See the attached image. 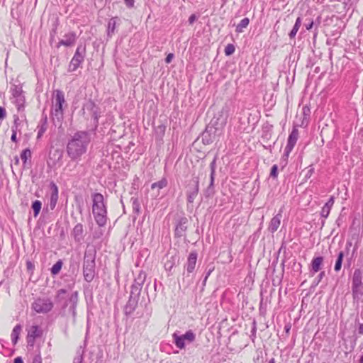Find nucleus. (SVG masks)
<instances>
[{
	"label": "nucleus",
	"mask_w": 363,
	"mask_h": 363,
	"mask_svg": "<svg viewBox=\"0 0 363 363\" xmlns=\"http://www.w3.org/2000/svg\"><path fill=\"white\" fill-rule=\"evenodd\" d=\"M91 142L90 133L87 131H77L67 145V155L74 160L85 154Z\"/></svg>",
	"instance_id": "obj_1"
},
{
	"label": "nucleus",
	"mask_w": 363,
	"mask_h": 363,
	"mask_svg": "<svg viewBox=\"0 0 363 363\" xmlns=\"http://www.w3.org/2000/svg\"><path fill=\"white\" fill-rule=\"evenodd\" d=\"M92 198V212L96 223L100 227H104L107 222V210L104 196L100 193H94Z\"/></svg>",
	"instance_id": "obj_2"
},
{
	"label": "nucleus",
	"mask_w": 363,
	"mask_h": 363,
	"mask_svg": "<svg viewBox=\"0 0 363 363\" xmlns=\"http://www.w3.org/2000/svg\"><path fill=\"white\" fill-rule=\"evenodd\" d=\"M96 252L87 250L84 252L83 259V276L84 280L91 282L96 275Z\"/></svg>",
	"instance_id": "obj_3"
},
{
	"label": "nucleus",
	"mask_w": 363,
	"mask_h": 363,
	"mask_svg": "<svg viewBox=\"0 0 363 363\" xmlns=\"http://www.w3.org/2000/svg\"><path fill=\"white\" fill-rule=\"evenodd\" d=\"M363 269H355L352 278V293L353 300L358 301L363 298Z\"/></svg>",
	"instance_id": "obj_4"
},
{
	"label": "nucleus",
	"mask_w": 363,
	"mask_h": 363,
	"mask_svg": "<svg viewBox=\"0 0 363 363\" xmlns=\"http://www.w3.org/2000/svg\"><path fill=\"white\" fill-rule=\"evenodd\" d=\"M86 57V46L80 44L77 46L73 57L68 66V72H72L77 70L84 62Z\"/></svg>",
	"instance_id": "obj_5"
},
{
	"label": "nucleus",
	"mask_w": 363,
	"mask_h": 363,
	"mask_svg": "<svg viewBox=\"0 0 363 363\" xmlns=\"http://www.w3.org/2000/svg\"><path fill=\"white\" fill-rule=\"evenodd\" d=\"M31 308L38 313H48L53 308V303L48 298H38L31 305Z\"/></svg>",
	"instance_id": "obj_6"
},
{
	"label": "nucleus",
	"mask_w": 363,
	"mask_h": 363,
	"mask_svg": "<svg viewBox=\"0 0 363 363\" xmlns=\"http://www.w3.org/2000/svg\"><path fill=\"white\" fill-rule=\"evenodd\" d=\"M64 104H65V99L63 91L59 89L56 90L55 96L54 109L52 112V114L58 121H60L63 118L62 106Z\"/></svg>",
	"instance_id": "obj_7"
},
{
	"label": "nucleus",
	"mask_w": 363,
	"mask_h": 363,
	"mask_svg": "<svg viewBox=\"0 0 363 363\" xmlns=\"http://www.w3.org/2000/svg\"><path fill=\"white\" fill-rule=\"evenodd\" d=\"M172 337L176 347L182 350L185 347V341L188 343H191L195 341L196 334L191 330H189L182 335H179L177 333H174L172 335Z\"/></svg>",
	"instance_id": "obj_8"
},
{
	"label": "nucleus",
	"mask_w": 363,
	"mask_h": 363,
	"mask_svg": "<svg viewBox=\"0 0 363 363\" xmlns=\"http://www.w3.org/2000/svg\"><path fill=\"white\" fill-rule=\"evenodd\" d=\"M12 96L14 99L13 103L15 104L18 112L24 111L25 108V96L21 86L15 85L11 89Z\"/></svg>",
	"instance_id": "obj_9"
},
{
	"label": "nucleus",
	"mask_w": 363,
	"mask_h": 363,
	"mask_svg": "<svg viewBox=\"0 0 363 363\" xmlns=\"http://www.w3.org/2000/svg\"><path fill=\"white\" fill-rule=\"evenodd\" d=\"M298 130L296 126H294L292 128L291 132L290 133L288 140H287V144L284 149V154L283 157L284 158V160L286 161L290 152L294 149L295 145L296 144V142L298 138Z\"/></svg>",
	"instance_id": "obj_10"
},
{
	"label": "nucleus",
	"mask_w": 363,
	"mask_h": 363,
	"mask_svg": "<svg viewBox=\"0 0 363 363\" xmlns=\"http://www.w3.org/2000/svg\"><path fill=\"white\" fill-rule=\"evenodd\" d=\"M189 220L185 216H179L175 220L174 237L179 238L186 236Z\"/></svg>",
	"instance_id": "obj_11"
},
{
	"label": "nucleus",
	"mask_w": 363,
	"mask_h": 363,
	"mask_svg": "<svg viewBox=\"0 0 363 363\" xmlns=\"http://www.w3.org/2000/svg\"><path fill=\"white\" fill-rule=\"evenodd\" d=\"M78 296V291H75L72 292V294L69 296V298L65 302L62 306L63 308H65L67 306L69 305V311L72 315L74 323L76 321Z\"/></svg>",
	"instance_id": "obj_12"
},
{
	"label": "nucleus",
	"mask_w": 363,
	"mask_h": 363,
	"mask_svg": "<svg viewBox=\"0 0 363 363\" xmlns=\"http://www.w3.org/2000/svg\"><path fill=\"white\" fill-rule=\"evenodd\" d=\"M179 257L175 250L169 252L164 259V267L166 271L171 272L174 266L179 264Z\"/></svg>",
	"instance_id": "obj_13"
},
{
	"label": "nucleus",
	"mask_w": 363,
	"mask_h": 363,
	"mask_svg": "<svg viewBox=\"0 0 363 363\" xmlns=\"http://www.w3.org/2000/svg\"><path fill=\"white\" fill-rule=\"evenodd\" d=\"M42 335L43 330L38 325H32L28 330V334L26 337L28 346L33 347L34 346L35 339L41 337Z\"/></svg>",
	"instance_id": "obj_14"
},
{
	"label": "nucleus",
	"mask_w": 363,
	"mask_h": 363,
	"mask_svg": "<svg viewBox=\"0 0 363 363\" xmlns=\"http://www.w3.org/2000/svg\"><path fill=\"white\" fill-rule=\"evenodd\" d=\"M86 111L91 113V117L94 119L95 125L97 126L99 116L98 114V107L92 100L89 99L84 104L82 107L84 114H85Z\"/></svg>",
	"instance_id": "obj_15"
},
{
	"label": "nucleus",
	"mask_w": 363,
	"mask_h": 363,
	"mask_svg": "<svg viewBox=\"0 0 363 363\" xmlns=\"http://www.w3.org/2000/svg\"><path fill=\"white\" fill-rule=\"evenodd\" d=\"M193 186H189L187 190V201L188 203H192L194 199L198 196L199 191V179L198 177L193 179Z\"/></svg>",
	"instance_id": "obj_16"
},
{
	"label": "nucleus",
	"mask_w": 363,
	"mask_h": 363,
	"mask_svg": "<svg viewBox=\"0 0 363 363\" xmlns=\"http://www.w3.org/2000/svg\"><path fill=\"white\" fill-rule=\"evenodd\" d=\"M77 36L75 32L71 31L64 35L63 39L58 42L57 48L61 45L71 47L74 45L77 41Z\"/></svg>",
	"instance_id": "obj_17"
},
{
	"label": "nucleus",
	"mask_w": 363,
	"mask_h": 363,
	"mask_svg": "<svg viewBox=\"0 0 363 363\" xmlns=\"http://www.w3.org/2000/svg\"><path fill=\"white\" fill-rule=\"evenodd\" d=\"M84 230L83 225L82 223H77L72 229L71 235L73 237L76 242H81L84 238Z\"/></svg>",
	"instance_id": "obj_18"
},
{
	"label": "nucleus",
	"mask_w": 363,
	"mask_h": 363,
	"mask_svg": "<svg viewBox=\"0 0 363 363\" xmlns=\"http://www.w3.org/2000/svg\"><path fill=\"white\" fill-rule=\"evenodd\" d=\"M197 261V253L196 251L191 252L189 255L187 262L185 265L186 269L187 275L192 273L196 267Z\"/></svg>",
	"instance_id": "obj_19"
},
{
	"label": "nucleus",
	"mask_w": 363,
	"mask_h": 363,
	"mask_svg": "<svg viewBox=\"0 0 363 363\" xmlns=\"http://www.w3.org/2000/svg\"><path fill=\"white\" fill-rule=\"evenodd\" d=\"M138 298L133 297V296H129V299L124 307V313L126 315H130L135 311L138 306Z\"/></svg>",
	"instance_id": "obj_20"
},
{
	"label": "nucleus",
	"mask_w": 363,
	"mask_h": 363,
	"mask_svg": "<svg viewBox=\"0 0 363 363\" xmlns=\"http://www.w3.org/2000/svg\"><path fill=\"white\" fill-rule=\"evenodd\" d=\"M324 258L322 256L314 257L311 263L310 272L314 274L318 272L323 264Z\"/></svg>",
	"instance_id": "obj_21"
},
{
	"label": "nucleus",
	"mask_w": 363,
	"mask_h": 363,
	"mask_svg": "<svg viewBox=\"0 0 363 363\" xmlns=\"http://www.w3.org/2000/svg\"><path fill=\"white\" fill-rule=\"evenodd\" d=\"M281 213H279L271 219L268 226V230L269 232L274 233L277 230L281 223Z\"/></svg>",
	"instance_id": "obj_22"
},
{
	"label": "nucleus",
	"mask_w": 363,
	"mask_h": 363,
	"mask_svg": "<svg viewBox=\"0 0 363 363\" xmlns=\"http://www.w3.org/2000/svg\"><path fill=\"white\" fill-rule=\"evenodd\" d=\"M32 152L29 148L23 150L21 153V159L23 161L24 168H29L30 167V159Z\"/></svg>",
	"instance_id": "obj_23"
},
{
	"label": "nucleus",
	"mask_w": 363,
	"mask_h": 363,
	"mask_svg": "<svg viewBox=\"0 0 363 363\" xmlns=\"http://www.w3.org/2000/svg\"><path fill=\"white\" fill-rule=\"evenodd\" d=\"M22 326L20 324L16 325L13 328L11 335V341L13 345H15L18 342Z\"/></svg>",
	"instance_id": "obj_24"
},
{
	"label": "nucleus",
	"mask_w": 363,
	"mask_h": 363,
	"mask_svg": "<svg viewBox=\"0 0 363 363\" xmlns=\"http://www.w3.org/2000/svg\"><path fill=\"white\" fill-rule=\"evenodd\" d=\"M23 126V122L20 120V118L18 115H13V124L11 126L12 132L21 133V128Z\"/></svg>",
	"instance_id": "obj_25"
},
{
	"label": "nucleus",
	"mask_w": 363,
	"mask_h": 363,
	"mask_svg": "<svg viewBox=\"0 0 363 363\" xmlns=\"http://www.w3.org/2000/svg\"><path fill=\"white\" fill-rule=\"evenodd\" d=\"M344 257L345 252L343 251H340L338 252L337 259L335 260V264L334 266V271L335 272H339L341 270Z\"/></svg>",
	"instance_id": "obj_26"
},
{
	"label": "nucleus",
	"mask_w": 363,
	"mask_h": 363,
	"mask_svg": "<svg viewBox=\"0 0 363 363\" xmlns=\"http://www.w3.org/2000/svg\"><path fill=\"white\" fill-rule=\"evenodd\" d=\"M249 23H250V19L248 18H244L237 25L235 31L238 33H242L244 29L246 28L248 26Z\"/></svg>",
	"instance_id": "obj_27"
},
{
	"label": "nucleus",
	"mask_w": 363,
	"mask_h": 363,
	"mask_svg": "<svg viewBox=\"0 0 363 363\" xmlns=\"http://www.w3.org/2000/svg\"><path fill=\"white\" fill-rule=\"evenodd\" d=\"M301 17H298L296 20L295 24L289 33V35L291 39L294 38L298 29L300 28V26H301Z\"/></svg>",
	"instance_id": "obj_28"
},
{
	"label": "nucleus",
	"mask_w": 363,
	"mask_h": 363,
	"mask_svg": "<svg viewBox=\"0 0 363 363\" xmlns=\"http://www.w3.org/2000/svg\"><path fill=\"white\" fill-rule=\"evenodd\" d=\"M146 273L143 271H140L138 274L137 277L135 279L133 284L143 286L146 279Z\"/></svg>",
	"instance_id": "obj_29"
},
{
	"label": "nucleus",
	"mask_w": 363,
	"mask_h": 363,
	"mask_svg": "<svg viewBox=\"0 0 363 363\" xmlns=\"http://www.w3.org/2000/svg\"><path fill=\"white\" fill-rule=\"evenodd\" d=\"M116 18H111L108 23L107 34L108 36H111L116 29Z\"/></svg>",
	"instance_id": "obj_30"
},
{
	"label": "nucleus",
	"mask_w": 363,
	"mask_h": 363,
	"mask_svg": "<svg viewBox=\"0 0 363 363\" xmlns=\"http://www.w3.org/2000/svg\"><path fill=\"white\" fill-rule=\"evenodd\" d=\"M214 178H210V184L206 189L204 191V195L206 197H210L214 194Z\"/></svg>",
	"instance_id": "obj_31"
},
{
	"label": "nucleus",
	"mask_w": 363,
	"mask_h": 363,
	"mask_svg": "<svg viewBox=\"0 0 363 363\" xmlns=\"http://www.w3.org/2000/svg\"><path fill=\"white\" fill-rule=\"evenodd\" d=\"M142 288L143 286H141L133 284L131 286L130 296H133V297H136L139 298Z\"/></svg>",
	"instance_id": "obj_32"
},
{
	"label": "nucleus",
	"mask_w": 363,
	"mask_h": 363,
	"mask_svg": "<svg viewBox=\"0 0 363 363\" xmlns=\"http://www.w3.org/2000/svg\"><path fill=\"white\" fill-rule=\"evenodd\" d=\"M167 185V179L163 178L157 182L152 183L151 185V189H155L157 188L159 189H162L166 187Z\"/></svg>",
	"instance_id": "obj_33"
},
{
	"label": "nucleus",
	"mask_w": 363,
	"mask_h": 363,
	"mask_svg": "<svg viewBox=\"0 0 363 363\" xmlns=\"http://www.w3.org/2000/svg\"><path fill=\"white\" fill-rule=\"evenodd\" d=\"M132 208L134 213L139 214L140 212V203L138 198L132 197L130 199Z\"/></svg>",
	"instance_id": "obj_34"
},
{
	"label": "nucleus",
	"mask_w": 363,
	"mask_h": 363,
	"mask_svg": "<svg viewBox=\"0 0 363 363\" xmlns=\"http://www.w3.org/2000/svg\"><path fill=\"white\" fill-rule=\"evenodd\" d=\"M42 203L39 200H35L32 203V208L33 210V215L37 217L41 210Z\"/></svg>",
	"instance_id": "obj_35"
},
{
	"label": "nucleus",
	"mask_w": 363,
	"mask_h": 363,
	"mask_svg": "<svg viewBox=\"0 0 363 363\" xmlns=\"http://www.w3.org/2000/svg\"><path fill=\"white\" fill-rule=\"evenodd\" d=\"M63 262L61 259H59L51 268V274L52 275H57L61 270Z\"/></svg>",
	"instance_id": "obj_36"
},
{
	"label": "nucleus",
	"mask_w": 363,
	"mask_h": 363,
	"mask_svg": "<svg viewBox=\"0 0 363 363\" xmlns=\"http://www.w3.org/2000/svg\"><path fill=\"white\" fill-rule=\"evenodd\" d=\"M228 111H229V108L227 106H223L221 109V115H220V120H221V125H225L226 123V121H227V118H228ZM218 120H220V118H218Z\"/></svg>",
	"instance_id": "obj_37"
},
{
	"label": "nucleus",
	"mask_w": 363,
	"mask_h": 363,
	"mask_svg": "<svg viewBox=\"0 0 363 363\" xmlns=\"http://www.w3.org/2000/svg\"><path fill=\"white\" fill-rule=\"evenodd\" d=\"M216 160H217V157L216 156L213 158V161L210 164V169H211L210 178L211 179H212V178L215 179L216 169Z\"/></svg>",
	"instance_id": "obj_38"
},
{
	"label": "nucleus",
	"mask_w": 363,
	"mask_h": 363,
	"mask_svg": "<svg viewBox=\"0 0 363 363\" xmlns=\"http://www.w3.org/2000/svg\"><path fill=\"white\" fill-rule=\"evenodd\" d=\"M235 50V46L233 44H228L225 48V54L227 56L231 55Z\"/></svg>",
	"instance_id": "obj_39"
},
{
	"label": "nucleus",
	"mask_w": 363,
	"mask_h": 363,
	"mask_svg": "<svg viewBox=\"0 0 363 363\" xmlns=\"http://www.w3.org/2000/svg\"><path fill=\"white\" fill-rule=\"evenodd\" d=\"M67 294V290L65 289H60L57 291L56 300L60 302L63 299V295Z\"/></svg>",
	"instance_id": "obj_40"
},
{
	"label": "nucleus",
	"mask_w": 363,
	"mask_h": 363,
	"mask_svg": "<svg viewBox=\"0 0 363 363\" xmlns=\"http://www.w3.org/2000/svg\"><path fill=\"white\" fill-rule=\"evenodd\" d=\"M57 199H58V196H50L49 206H50V208L51 210H53L55 208L57 202Z\"/></svg>",
	"instance_id": "obj_41"
},
{
	"label": "nucleus",
	"mask_w": 363,
	"mask_h": 363,
	"mask_svg": "<svg viewBox=\"0 0 363 363\" xmlns=\"http://www.w3.org/2000/svg\"><path fill=\"white\" fill-rule=\"evenodd\" d=\"M47 129V125H46V121H45V123L40 126L38 128V136L37 138H40L42 137V135L44 134V133L45 132Z\"/></svg>",
	"instance_id": "obj_42"
},
{
	"label": "nucleus",
	"mask_w": 363,
	"mask_h": 363,
	"mask_svg": "<svg viewBox=\"0 0 363 363\" xmlns=\"http://www.w3.org/2000/svg\"><path fill=\"white\" fill-rule=\"evenodd\" d=\"M256 332H257V323H256V320H253L252 328L251 330V335H250V337H251L252 342L255 341V339L256 337Z\"/></svg>",
	"instance_id": "obj_43"
},
{
	"label": "nucleus",
	"mask_w": 363,
	"mask_h": 363,
	"mask_svg": "<svg viewBox=\"0 0 363 363\" xmlns=\"http://www.w3.org/2000/svg\"><path fill=\"white\" fill-rule=\"evenodd\" d=\"M330 208L325 207L323 206V207L321 209L320 211V216L322 218H327L330 214Z\"/></svg>",
	"instance_id": "obj_44"
},
{
	"label": "nucleus",
	"mask_w": 363,
	"mask_h": 363,
	"mask_svg": "<svg viewBox=\"0 0 363 363\" xmlns=\"http://www.w3.org/2000/svg\"><path fill=\"white\" fill-rule=\"evenodd\" d=\"M278 176V167L277 164H274L272 167L271 172H270V177L275 179Z\"/></svg>",
	"instance_id": "obj_45"
},
{
	"label": "nucleus",
	"mask_w": 363,
	"mask_h": 363,
	"mask_svg": "<svg viewBox=\"0 0 363 363\" xmlns=\"http://www.w3.org/2000/svg\"><path fill=\"white\" fill-rule=\"evenodd\" d=\"M84 359L83 354L77 352V355L73 359V363H82Z\"/></svg>",
	"instance_id": "obj_46"
},
{
	"label": "nucleus",
	"mask_w": 363,
	"mask_h": 363,
	"mask_svg": "<svg viewBox=\"0 0 363 363\" xmlns=\"http://www.w3.org/2000/svg\"><path fill=\"white\" fill-rule=\"evenodd\" d=\"M50 186L52 189V193L50 196H58V188L57 185L54 182H51Z\"/></svg>",
	"instance_id": "obj_47"
},
{
	"label": "nucleus",
	"mask_w": 363,
	"mask_h": 363,
	"mask_svg": "<svg viewBox=\"0 0 363 363\" xmlns=\"http://www.w3.org/2000/svg\"><path fill=\"white\" fill-rule=\"evenodd\" d=\"M325 276V271L320 272L315 279V284L318 285L321 281V280L323 279V278Z\"/></svg>",
	"instance_id": "obj_48"
},
{
	"label": "nucleus",
	"mask_w": 363,
	"mask_h": 363,
	"mask_svg": "<svg viewBox=\"0 0 363 363\" xmlns=\"http://www.w3.org/2000/svg\"><path fill=\"white\" fill-rule=\"evenodd\" d=\"M334 204V197L333 196H330V198L329 199V200L325 203V204L324 205V206L325 207H328L329 208L331 209L332 206H333Z\"/></svg>",
	"instance_id": "obj_49"
},
{
	"label": "nucleus",
	"mask_w": 363,
	"mask_h": 363,
	"mask_svg": "<svg viewBox=\"0 0 363 363\" xmlns=\"http://www.w3.org/2000/svg\"><path fill=\"white\" fill-rule=\"evenodd\" d=\"M6 116V111L4 107L0 106V121L5 118Z\"/></svg>",
	"instance_id": "obj_50"
},
{
	"label": "nucleus",
	"mask_w": 363,
	"mask_h": 363,
	"mask_svg": "<svg viewBox=\"0 0 363 363\" xmlns=\"http://www.w3.org/2000/svg\"><path fill=\"white\" fill-rule=\"evenodd\" d=\"M55 157H57V160H60L62 157V152L60 150H55L53 152Z\"/></svg>",
	"instance_id": "obj_51"
},
{
	"label": "nucleus",
	"mask_w": 363,
	"mask_h": 363,
	"mask_svg": "<svg viewBox=\"0 0 363 363\" xmlns=\"http://www.w3.org/2000/svg\"><path fill=\"white\" fill-rule=\"evenodd\" d=\"M33 363H42V358L40 354H37L33 357Z\"/></svg>",
	"instance_id": "obj_52"
},
{
	"label": "nucleus",
	"mask_w": 363,
	"mask_h": 363,
	"mask_svg": "<svg viewBox=\"0 0 363 363\" xmlns=\"http://www.w3.org/2000/svg\"><path fill=\"white\" fill-rule=\"evenodd\" d=\"M196 19L197 16H196V14H191L189 18V24L192 25Z\"/></svg>",
	"instance_id": "obj_53"
},
{
	"label": "nucleus",
	"mask_w": 363,
	"mask_h": 363,
	"mask_svg": "<svg viewBox=\"0 0 363 363\" xmlns=\"http://www.w3.org/2000/svg\"><path fill=\"white\" fill-rule=\"evenodd\" d=\"M124 1H125V5L128 8H132L134 6V3H135L134 0H124Z\"/></svg>",
	"instance_id": "obj_54"
},
{
	"label": "nucleus",
	"mask_w": 363,
	"mask_h": 363,
	"mask_svg": "<svg viewBox=\"0 0 363 363\" xmlns=\"http://www.w3.org/2000/svg\"><path fill=\"white\" fill-rule=\"evenodd\" d=\"M173 58H174V54L173 53L168 54L167 55L166 58H165V62L166 63H170Z\"/></svg>",
	"instance_id": "obj_55"
},
{
	"label": "nucleus",
	"mask_w": 363,
	"mask_h": 363,
	"mask_svg": "<svg viewBox=\"0 0 363 363\" xmlns=\"http://www.w3.org/2000/svg\"><path fill=\"white\" fill-rule=\"evenodd\" d=\"M76 167H77V164L72 165L70 162H69L67 164L66 169H68L69 171L72 172L74 170V168H76Z\"/></svg>",
	"instance_id": "obj_56"
},
{
	"label": "nucleus",
	"mask_w": 363,
	"mask_h": 363,
	"mask_svg": "<svg viewBox=\"0 0 363 363\" xmlns=\"http://www.w3.org/2000/svg\"><path fill=\"white\" fill-rule=\"evenodd\" d=\"M17 132H12V135H11V140L12 142H14V143H17Z\"/></svg>",
	"instance_id": "obj_57"
},
{
	"label": "nucleus",
	"mask_w": 363,
	"mask_h": 363,
	"mask_svg": "<svg viewBox=\"0 0 363 363\" xmlns=\"http://www.w3.org/2000/svg\"><path fill=\"white\" fill-rule=\"evenodd\" d=\"M313 25H314L313 21H311L308 23L305 24V26L307 30H311L313 28Z\"/></svg>",
	"instance_id": "obj_58"
},
{
	"label": "nucleus",
	"mask_w": 363,
	"mask_h": 363,
	"mask_svg": "<svg viewBox=\"0 0 363 363\" xmlns=\"http://www.w3.org/2000/svg\"><path fill=\"white\" fill-rule=\"evenodd\" d=\"M358 333L363 335V323H360L358 328Z\"/></svg>",
	"instance_id": "obj_59"
},
{
	"label": "nucleus",
	"mask_w": 363,
	"mask_h": 363,
	"mask_svg": "<svg viewBox=\"0 0 363 363\" xmlns=\"http://www.w3.org/2000/svg\"><path fill=\"white\" fill-rule=\"evenodd\" d=\"M13 363H23V361L21 357H18L14 359Z\"/></svg>",
	"instance_id": "obj_60"
},
{
	"label": "nucleus",
	"mask_w": 363,
	"mask_h": 363,
	"mask_svg": "<svg viewBox=\"0 0 363 363\" xmlns=\"http://www.w3.org/2000/svg\"><path fill=\"white\" fill-rule=\"evenodd\" d=\"M350 265H351V259H347V261H346V263L345 264V267H350Z\"/></svg>",
	"instance_id": "obj_61"
},
{
	"label": "nucleus",
	"mask_w": 363,
	"mask_h": 363,
	"mask_svg": "<svg viewBox=\"0 0 363 363\" xmlns=\"http://www.w3.org/2000/svg\"><path fill=\"white\" fill-rule=\"evenodd\" d=\"M203 143H205V144H209V143H212V141H211V140L205 139V137H206V136H205V135H204V134H203Z\"/></svg>",
	"instance_id": "obj_62"
},
{
	"label": "nucleus",
	"mask_w": 363,
	"mask_h": 363,
	"mask_svg": "<svg viewBox=\"0 0 363 363\" xmlns=\"http://www.w3.org/2000/svg\"><path fill=\"white\" fill-rule=\"evenodd\" d=\"M14 162H15V164H17V165L19 164V158L18 156L14 157Z\"/></svg>",
	"instance_id": "obj_63"
},
{
	"label": "nucleus",
	"mask_w": 363,
	"mask_h": 363,
	"mask_svg": "<svg viewBox=\"0 0 363 363\" xmlns=\"http://www.w3.org/2000/svg\"><path fill=\"white\" fill-rule=\"evenodd\" d=\"M352 245V243L351 242H347V245H346V250L348 252L349 250H350V247H351Z\"/></svg>",
	"instance_id": "obj_64"
}]
</instances>
